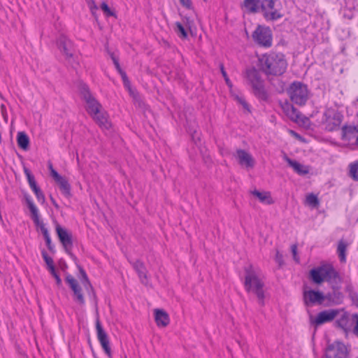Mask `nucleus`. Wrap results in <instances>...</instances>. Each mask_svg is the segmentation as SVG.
Masks as SVG:
<instances>
[{
  "mask_svg": "<svg viewBox=\"0 0 358 358\" xmlns=\"http://www.w3.org/2000/svg\"><path fill=\"white\" fill-rule=\"evenodd\" d=\"M257 65L259 71L268 77L284 74L288 64L283 53L271 51L259 56Z\"/></svg>",
  "mask_w": 358,
  "mask_h": 358,
  "instance_id": "1",
  "label": "nucleus"
},
{
  "mask_svg": "<svg viewBox=\"0 0 358 358\" xmlns=\"http://www.w3.org/2000/svg\"><path fill=\"white\" fill-rule=\"evenodd\" d=\"M245 280L244 287L248 293L254 294L258 300V303L261 306L265 304L264 282L257 275L253 266L250 264L244 268Z\"/></svg>",
  "mask_w": 358,
  "mask_h": 358,
  "instance_id": "2",
  "label": "nucleus"
},
{
  "mask_svg": "<svg viewBox=\"0 0 358 358\" xmlns=\"http://www.w3.org/2000/svg\"><path fill=\"white\" fill-rule=\"evenodd\" d=\"M259 69L255 67L247 69L245 73L246 83L249 85L254 95L259 100L267 101L268 96L264 87V81L262 79Z\"/></svg>",
  "mask_w": 358,
  "mask_h": 358,
  "instance_id": "3",
  "label": "nucleus"
},
{
  "mask_svg": "<svg viewBox=\"0 0 358 358\" xmlns=\"http://www.w3.org/2000/svg\"><path fill=\"white\" fill-rule=\"evenodd\" d=\"M23 196L25 203L31 212V219L33 220L34 224L40 227L41 231L43 234L48 249L50 250V252L55 253V248L54 244L52 243L48 230L45 227L43 222L40 220L38 210L37 207L35 206L31 199V196L26 192L23 193Z\"/></svg>",
  "mask_w": 358,
  "mask_h": 358,
  "instance_id": "4",
  "label": "nucleus"
},
{
  "mask_svg": "<svg viewBox=\"0 0 358 358\" xmlns=\"http://www.w3.org/2000/svg\"><path fill=\"white\" fill-rule=\"evenodd\" d=\"M260 8V12L267 22H275L284 16L279 0H262Z\"/></svg>",
  "mask_w": 358,
  "mask_h": 358,
  "instance_id": "5",
  "label": "nucleus"
},
{
  "mask_svg": "<svg viewBox=\"0 0 358 358\" xmlns=\"http://www.w3.org/2000/svg\"><path fill=\"white\" fill-rule=\"evenodd\" d=\"M290 100L299 106H304L308 99L307 85L300 81H294L287 90Z\"/></svg>",
  "mask_w": 358,
  "mask_h": 358,
  "instance_id": "6",
  "label": "nucleus"
},
{
  "mask_svg": "<svg viewBox=\"0 0 358 358\" xmlns=\"http://www.w3.org/2000/svg\"><path fill=\"white\" fill-rule=\"evenodd\" d=\"M252 37L259 46L270 48L272 45L273 35L268 27L259 24L253 31Z\"/></svg>",
  "mask_w": 358,
  "mask_h": 358,
  "instance_id": "7",
  "label": "nucleus"
},
{
  "mask_svg": "<svg viewBox=\"0 0 358 358\" xmlns=\"http://www.w3.org/2000/svg\"><path fill=\"white\" fill-rule=\"evenodd\" d=\"M80 91L82 99L86 103V110L87 113L90 115H96L99 110L103 108L102 105L92 95L89 87L87 85H82Z\"/></svg>",
  "mask_w": 358,
  "mask_h": 358,
  "instance_id": "8",
  "label": "nucleus"
},
{
  "mask_svg": "<svg viewBox=\"0 0 358 358\" xmlns=\"http://www.w3.org/2000/svg\"><path fill=\"white\" fill-rule=\"evenodd\" d=\"M56 233L58 238L62 243L64 251L70 256L73 262L77 261V257L72 253L73 248V236L72 234L66 229L62 227L59 224H57L55 227Z\"/></svg>",
  "mask_w": 358,
  "mask_h": 358,
  "instance_id": "9",
  "label": "nucleus"
},
{
  "mask_svg": "<svg viewBox=\"0 0 358 358\" xmlns=\"http://www.w3.org/2000/svg\"><path fill=\"white\" fill-rule=\"evenodd\" d=\"M324 356L325 358H348V351L343 343L336 341L327 345Z\"/></svg>",
  "mask_w": 358,
  "mask_h": 358,
  "instance_id": "10",
  "label": "nucleus"
},
{
  "mask_svg": "<svg viewBox=\"0 0 358 358\" xmlns=\"http://www.w3.org/2000/svg\"><path fill=\"white\" fill-rule=\"evenodd\" d=\"M324 129L328 131H334L340 129L343 115L338 111L325 113Z\"/></svg>",
  "mask_w": 358,
  "mask_h": 358,
  "instance_id": "11",
  "label": "nucleus"
},
{
  "mask_svg": "<svg viewBox=\"0 0 358 358\" xmlns=\"http://www.w3.org/2000/svg\"><path fill=\"white\" fill-rule=\"evenodd\" d=\"M337 315V310H325L320 312L316 317L310 315V324L313 326L316 329L318 327L324 323L332 321Z\"/></svg>",
  "mask_w": 358,
  "mask_h": 358,
  "instance_id": "12",
  "label": "nucleus"
},
{
  "mask_svg": "<svg viewBox=\"0 0 358 358\" xmlns=\"http://www.w3.org/2000/svg\"><path fill=\"white\" fill-rule=\"evenodd\" d=\"M65 281L73 292V299L75 301L78 303L80 305H84L85 302V298L82 292V288L78 280L72 275L66 273Z\"/></svg>",
  "mask_w": 358,
  "mask_h": 358,
  "instance_id": "13",
  "label": "nucleus"
},
{
  "mask_svg": "<svg viewBox=\"0 0 358 358\" xmlns=\"http://www.w3.org/2000/svg\"><path fill=\"white\" fill-rule=\"evenodd\" d=\"M24 173L27 177L28 183L29 185L30 188L34 192L37 201L43 204L45 202V195L40 188V187L37 185L36 181L35 180L34 176L31 173V171L27 168L24 167Z\"/></svg>",
  "mask_w": 358,
  "mask_h": 358,
  "instance_id": "14",
  "label": "nucleus"
},
{
  "mask_svg": "<svg viewBox=\"0 0 358 358\" xmlns=\"http://www.w3.org/2000/svg\"><path fill=\"white\" fill-rule=\"evenodd\" d=\"M96 330L97 334V338L104 350L105 353L109 358L112 357V352L110 347V342L108 340V334L103 329L99 319L96 321Z\"/></svg>",
  "mask_w": 358,
  "mask_h": 358,
  "instance_id": "15",
  "label": "nucleus"
},
{
  "mask_svg": "<svg viewBox=\"0 0 358 358\" xmlns=\"http://www.w3.org/2000/svg\"><path fill=\"white\" fill-rule=\"evenodd\" d=\"M303 299L304 304L309 306L313 304H322L325 300L324 294L320 291L310 289L304 291L303 293Z\"/></svg>",
  "mask_w": 358,
  "mask_h": 358,
  "instance_id": "16",
  "label": "nucleus"
},
{
  "mask_svg": "<svg viewBox=\"0 0 358 358\" xmlns=\"http://www.w3.org/2000/svg\"><path fill=\"white\" fill-rule=\"evenodd\" d=\"M324 281H327L330 285L331 288L333 287L341 286L342 282V278L339 273L330 264H327Z\"/></svg>",
  "mask_w": 358,
  "mask_h": 358,
  "instance_id": "17",
  "label": "nucleus"
},
{
  "mask_svg": "<svg viewBox=\"0 0 358 358\" xmlns=\"http://www.w3.org/2000/svg\"><path fill=\"white\" fill-rule=\"evenodd\" d=\"M57 46L61 52L65 55L67 59L73 56V43L64 36H61L57 41Z\"/></svg>",
  "mask_w": 358,
  "mask_h": 358,
  "instance_id": "18",
  "label": "nucleus"
},
{
  "mask_svg": "<svg viewBox=\"0 0 358 358\" xmlns=\"http://www.w3.org/2000/svg\"><path fill=\"white\" fill-rule=\"evenodd\" d=\"M341 286L331 287V291L329 292L325 296V300H327L330 305H340L343 303L344 294L341 292Z\"/></svg>",
  "mask_w": 358,
  "mask_h": 358,
  "instance_id": "19",
  "label": "nucleus"
},
{
  "mask_svg": "<svg viewBox=\"0 0 358 358\" xmlns=\"http://www.w3.org/2000/svg\"><path fill=\"white\" fill-rule=\"evenodd\" d=\"M358 136V127L355 125H344L341 128V139L350 143L355 140V145L357 143Z\"/></svg>",
  "mask_w": 358,
  "mask_h": 358,
  "instance_id": "20",
  "label": "nucleus"
},
{
  "mask_svg": "<svg viewBox=\"0 0 358 358\" xmlns=\"http://www.w3.org/2000/svg\"><path fill=\"white\" fill-rule=\"evenodd\" d=\"M96 123L103 129H109L111 124L108 120V113L102 108L96 115H90Z\"/></svg>",
  "mask_w": 358,
  "mask_h": 358,
  "instance_id": "21",
  "label": "nucleus"
},
{
  "mask_svg": "<svg viewBox=\"0 0 358 358\" xmlns=\"http://www.w3.org/2000/svg\"><path fill=\"white\" fill-rule=\"evenodd\" d=\"M327 264L312 268L309 272L310 279L315 284L320 285L324 281Z\"/></svg>",
  "mask_w": 358,
  "mask_h": 358,
  "instance_id": "22",
  "label": "nucleus"
},
{
  "mask_svg": "<svg viewBox=\"0 0 358 358\" xmlns=\"http://www.w3.org/2000/svg\"><path fill=\"white\" fill-rule=\"evenodd\" d=\"M132 266L135 271L137 273L141 282L145 285H148V270L144 263L142 261L137 259L132 263Z\"/></svg>",
  "mask_w": 358,
  "mask_h": 358,
  "instance_id": "23",
  "label": "nucleus"
},
{
  "mask_svg": "<svg viewBox=\"0 0 358 358\" xmlns=\"http://www.w3.org/2000/svg\"><path fill=\"white\" fill-rule=\"evenodd\" d=\"M236 158L238 163L242 166L252 168L255 166V160L252 155L244 150L238 149L236 150Z\"/></svg>",
  "mask_w": 358,
  "mask_h": 358,
  "instance_id": "24",
  "label": "nucleus"
},
{
  "mask_svg": "<svg viewBox=\"0 0 358 358\" xmlns=\"http://www.w3.org/2000/svg\"><path fill=\"white\" fill-rule=\"evenodd\" d=\"M285 115L292 121L297 122L300 118V112L290 103L286 101L282 105Z\"/></svg>",
  "mask_w": 358,
  "mask_h": 358,
  "instance_id": "25",
  "label": "nucleus"
},
{
  "mask_svg": "<svg viewBox=\"0 0 358 358\" xmlns=\"http://www.w3.org/2000/svg\"><path fill=\"white\" fill-rule=\"evenodd\" d=\"M155 320L157 325L161 327L168 326L170 322L169 314L162 309L155 310Z\"/></svg>",
  "mask_w": 358,
  "mask_h": 358,
  "instance_id": "26",
  "label": "nucleus"
},
{
  "mask_svg": "<svg viewBox=\"0 0 358 358\" xmlns=\"http://www.w3.org/2000/svg\"><path fill=\"white\" fill-rule=\"evenodd\" d=\"M336 324L338 328L341 329L345 332H348L351 330L353 322L352 317L350 318V315L347 313H345L336 321Z\"/></svg>",
  "mask_w": 358,
  "mask_h": 358,
  "instance_id": "27",
  "label": "nucleus"
},
{
  "mask_svg": "<svg viewBox=\"0 0 358 358\" xmlns=\"http://www.w3.org/2000/svg\"><path fill=\"white\" fill-rule=\"evenodd\" d=\"M261 0H243L242 6L248 13H257L261 10Z\"/></svg>",
  "mask_w": 358,
  "mask_h": 358,
  "instance_id": "28",
  "label": "nucleus"
},
{
  "mask_svg": "<svg viewBox=\"0 0 358 358\" xmlns=\"http://www.w3.org/2000/svg\"><path fill=\"white\" fill-rule=\"evenodd\" d=\"M348 243L343 239L339 240L337 245V255L341 263L346 262L347 249Z\"/></svg>",
  "mask_w": 358,
  "mask_h": 358,
  "instance_id": "29",
  "label": "nucleus"
},
{
  "mask_svg": "<svg viewBox=\"0 0 358 358\" xmlns=\"http://www.w3.org/2000/svg\"><path fill=\"white\" fill-rule=\"evenodd\" d=\"M286 162L290 166L293 168L294 171L297 173L299 175H306L308 173V169L307 167L304 166L303 165L301 164L299 162L292 160L290 158H289L287 156H285V157Z\"/></svg>",
  "mask_w": 358,
  "mask_h": 358,
  "instance_id": "30",
  "label": "nucleus"
},
{
  "mask_svg": "<svg viewBox=\"0 0 358 358\" xmlns=\"http://www.w3.org/2000/svg\"><path fill=\"white\" fill-rule=\"evenodd\" d=\"M74 262L79 271L80 275H78V278H80L81 283L83 285L86 289H88V287L92 288V284L89 280V278L84 268L79 264L78 259H77V261Z\"/></svg>",
  "mask_w": 358,
  "mask_h": 358,
  "instance_id": "31",
  "label": "nucleus"
},
{
  "mask_svg": "<svg viewBox=\"0 0 358 358\" xmlns=\"http://www.w3.org/2000/svg\"><path fill=\"white\" fill-rule=\"evenodd\" d=\"M56 182L59 185L60 191L66 197H71V187L65 177H63L61 180H58Z\"/></svg>",
  "mask_w": 358,
  "mask_h": 358,
  "instance_id": "32",
  "label": "nucleus"
},
{
  "mask_svg": "<svg viewBox=\"0 0 358 358\" xmlns=\"http://www.w3.org/2000/svg\"><path fill=\"white\" fill-rule=\"evenodd\" d=\"M345 291L348 294L353 305L358 307V293L355 290L352 284L347 282L345 286Z\"/></svg>",
  "mask_w": 358,
  "mask_h": 358,
  "instance_id": "33",
  "label": "nucleus"
},
{
  "mask_svg": "<svg viewBox=\"0 0 358 358\" xmlns=\"http://www.w3.org/2000/svg\"><path fill=\"white\" fill-rule=\"evenodd\" d=\"M17 142L19 148L27 150L29 145V138L24 131H19L17 134Z\"/></svg>",
  "mask_w": 358,
  "mask_h": 358,
  "instance_id": "34",
  "label": "nucleus"
},
{
  "mask_svg": "<svg viewBox=\"0 0 358 358\" xmlns=\"http://www.w3.org/2000/svg\"><path fill=\"white\" fill-rule=\"evenodd\" d=\"M251 193L252 195L257 197L262 203H265L266 204H271L273 203L269 192H260L259 191L255 189Z\"/></svg>",
  "mask_w": 358,
  "mask_h": 358,
  "instance_id": "35",
  "label": "nucleus"
},
{
  "mask_svg": "<svg viewBox=\"0 0 358 358\" xmlns=\"http://www.w3.org/2000/svg\"><path fill=\"white\" fill-rule=\"evenodd\" d=\"M349 176L355 181H358V161L349 164Z\"/></svg>",
  "mask_w": 358,
  "mask_h": 358,
  "instance_id": "36",
  "label": "nucleus"
},
{
  "mask_svg": "<svg viewBox=\"0 0 358 358\" xmlns=\"http://www.w3.org/2000/svg\"><path fill=\"white\" fill-rule=\"evenodd\" d=\"M175 24H176L175 31L177 34V35L180 38H187V36H188L187 31L185 29V27L182 25V24L180 23V22H176Z\"/></svg>",
  "mask_w": 358,
  "mask_h": 358,
  "instance_id": "37",
  "label": "nucleus"
},
{
  "mask_svg": "<svg viewBox=\"0 0 358 358\" xmlns=\"http://www.w3.org/2000/svg\"><path fill=\"white\" fill-rule=\"evenodd\" d=\"M87 7L89 8L92 16L97 20L98 15L97 10L99 9L97 5L94 0H85Z\"/></svg>",
  "mask_w": 358,
  "mask_h": 358,
  "instance_id": "38",
  "label": "nucleus"
},
{
  "mask_svg": "<svg viewBox=\"0 0 358 358\" xmlns=\"http://www.w3.org/2000/svg\"><path fill=\"white\" fill-rule=\"evenodd\" d=\"M42 257L47 265L48 269L55 267L54 262L52 257H50L45 250L41 251Z\"/></svg>",
  "mask_w": 358,
  "mask_h": 358,
  "instance_id": "39",
  "label": "nucleus"
},
{
  "mask_svg": "<svg viewBox=\"0 0 358 358\" xmlns=\"http://www.w3.org/2000/svg\"><path fill=\"white\" fill-rule=\"evenodd\" d=\"M101 9L103 10L104 15L106 17H117L115 12L111 10L108 5L105 1L101 3Z\"/></svg>",
  "mask_w": 358,
  "mask_h": 358,
  "instance_id": "40",
  "label": "nucleus"
},
{
  "mask_svg": "<svg viewBox=\"0 0 358 358\" xmlns=\"http://www.w3.org/2000/svg\"><path fill=\"white\" fill-rule=\"evenodd\" d=\"M306 202L313 207H317L320 203L317 196L313 193L306 196Z\"/></svg>",
  "mask_w": 358,
  "mask_h": 358,
  "instance_id": "41",
  "label": "nucleus"
},
{
  "mask_svg": "<svg viewBox=\"0 0 358 358\" xmlns=\"http://www.w3.org/2000/svg\"><path fill=\"white\" fill-rule=\"evenodd\" d=\"M220 71H221V73L224 79V81L227 84V85L229 87V88H231L233 87V84L231 83V81L230 80V79L228 77V75L224 69V64H220Z\"/></svg>",
  "mask_w": 358,
  "mask_h": 358,
  "instance_id": "42",
  "label": "nucleus"
},
{
  "mask_svg": "<svg viewBox=\"0 0 358 358\" xmlns=\"http://www.w3.org/2000/svg\"><path fill=\"white\" fill-rule=\"evenodd\" d=\"M50 273V274L55 278L56 284L58 287L62 286V281L58 273H57L55 270V267L51 268L48 270Z\"/></svg>",
  "mask_w": 358,
  "mask_h": 358,
  "instance_id": "43",
  "label": "nucleus"
},
{
  "mask_svg": "<svg viewBox=\"0 0 358 358\" xmlns=\"http://www.w3.org/2000/svg\"><path fill=\"white\" fill-rule=\"evenodd\" d=\"M352 321L355 324L352 332L358 337V313H353L352 315Z\"/></svg>",
  "mask_w": 358,
  "mask_h": 358,
  "instance_id": "44",
  "label": "nucleus"
},
{
  "mask_svg": "<svg viewBox=\"0 0 358 358\" xmlns=\"http://www.w3.org/2000/svg\"><path fill=\"white\" fill-rule=\"evenodd\" d=\"M291 251H292V255H293L294 260L297 264H299L300 263V258H299V255H297V245L296 244L292 245V246H291Z\"/></svg>",
  "mask_w": 358,
  "mask_h": 358,
  "instance_id": "45",
  "label": "nucleus"
},
{
  "mask_svg": "<svg viewBox=\"0 0 358 358\" xmlns=\"http://www.w3.org/2000/svg\"><path fill=\"white\" fill-rule=\"evenodd\" d=\"M110 58L113 60V62L117 71L120 70V69H122L119 63L118 58L115 56V55L113 52L110 53Z\"/></svg>",
  "mask_w": 358,
  "mask_h": 358,
  "instance_id": "46",
  "label": "nucleus"
},
{
  "mask_svg": "<svg viewBox=\"0 0 358 358\" xmlns=\"http://www.w3.org/2000/svg\"><path fill=\"white\" fill-rule=\"evenodd\" d=\"M180 4L187 9L192 8V2L191 0H179Z\"/></svg>",
  "mask_w": 358,
  "mask_h": 358,
  "instance_id": "47",
  "label": "nucleus"
},
{
  "mask_svg": "<svg viewBox=\"0 0 358 358\" xmlns=\"http://www.w3.org/2000/svg\"><path fill=\"white\" fill-rule=\"evenodd\" d=\"M237 100L245 110L250 111V105L247 103L244 98L238 96Z\"/></svg>",
  "mask_w": 358,
  "mask_h": 358,
  "instance_id": "48",
  "label": "nucleus"
},
{
  "mask_svg": "<svg viewBox=\"0 0 358 358\" xmlns=\"http://www.w3.org/2000/svg\"><path fill=\"white\" fill-rule=\"evenodd\" d=\"M275 259L276 262L279 264L280 266H281L284 264L283 255L282 254H280L279 251L276 252Z\"/></svg>",
  "mask_w": 358,
  "mask_h": 358,
  "instance_id": "49",
  "label": "nucleus"
},
{
  "mask_svg": "<svg viewBox=\"0 0 358 358\" xmlns=\"http://www.w3.org/2000/svg\"><path fill=\"white\" fill-rule=\"evenodd\" d=\"M50 175L54 178L55 182H57L58 180H61L63 178V176L59 175L58 172L55 169L52 170V171L50 172Z\"/></svg>",
  "mask_w": 358,
  "mask_h": 358,
  "instance_id": "50",
  "label": "nucleus"
},
{
  "mask_svg": "<svg viewBox=\"0 0 358 358\" xmlns=\"http://www.w3.org/2000/svg\"><path fill=\"white\" fill-rule=\"evenodd\" d=\"M87 290H89V295L90 296H92L94 299V300L95 301V302L96 303V301H97L96 296V293H95L93 286L92 285V288L88 287Z\"/></svg>",
  "mask_w": 358,
  "mask_h": 358,
  "instance_id": "51",
  "label": "nucleus"
},
{
  "mask_svg": "<svg viewBox=\"0 0 358 358\" xmlns=\"http://www.w3.org/2000/svg\"><path fill=\"white\" fill-rule=\"evenodd\" d=\"M117 71L120 73V75L121 76L122 82L124 80L127 81V79H129V78L127 77L126 72L124 70H122V69H120V70H118Z\"/></svg>",
  "mask_w": 358,
  "mask_h": 358,
  "instance_id": "52",
  "label": "nucleus"
},
{
  "mask_svg": "<svg viewBox=\"0 0 358 358\" xmlns=\"http://www.w3.org/2000/svg\"><path fill=\"white\" fill-rule=\"evenodd\" d=\"M131 96H133V98L136 100H137L139 98V95L136 92H134L131 88V91H129Z\"/></svg>",
  "mask_w": 358,
  "mask_h": 358,
  "instance_id": "53",
  "label": "nucleus"
},
{
  "mask_svg": "<svg viewBox=\"0 0 358 358\" xmlns=\"http://www.w3.org/2000/svg\"><path fill=\"white\" fill-rule=\"evenodd\" d=\"M131 96H133V98L136 100H137L139 98V95L136 92H134L131 88V91H129Z\"/></svg>",
  "mask_w": 358,
  "mask_h": 358,
  "instance_id": "54",
  "label": "nucleus"
},
{
  "mask_svg": "<svg viewBox=\"0 0 358 358\" xmlns=\"http://www.w3.org/2000/svg\"><path fill=\"white\" fill-rule=\"evenodd\" d=\"M124 86L128 90V91H131V83L129 79H127V81L124 80L123 81Z\"/></svg>",
  "mask_w": 358,
  "mask_h": 358,
  "instance_id": "55",
  "label": "nucleus"
},
{
  "mask_svg": "<svg viewBox=\"0 0 358 358\" xmlns=\"http://www.w3.org/2000/svg\"><path fill=\"white\" fill-rule=\"evenodd\" d=\"M50 201H51L52 204L55 206V208L57 209H59V206L57 203L56 200L52 196H50Z\"/></svg>",
  "mask_w": 358,
  "mask_h": 358,
  "instance_id": "56",
  "label": "nucleus"
},
{
  "mask_svg": "<svg viewBox=\"0 0 358 358\" xmlns=\"http://www.w3.org/2000/svg\"><path fill=\"white\" fill-rule=\"evenodd\" d=\"M48 169H50V172L52 171V169H54L52 164L50 162H49V163H48Z\"/></svg>",
  "mask_w": 358,
  "mask_h": 358,
  "instance_id": "57",
  "label": "nucleus"
},
{
  "mask_svg": "<svg viewBox=\"0 0 358 358\" xmlns=\"http://www.w3.org/2000/svg\"><path fill=\"white\" fill-rule=\"evenodd\" d=\"M292 132L295 136H299L297 134V133H296V132H294V131H292Z\"/></svg>",
  "mask_w": 358,
  "mask_h": 358,
  "instance_id": "58",
  "label": "nucleus"
},
{
  "mask_svg": "<svg viewBox=\"0 0 358 358\" xmlns=\"http://www.w3.org/2000/svg\"><path fill=\"white\" fill-rule=\"evenodd\" d=\"M121 358H127L126 355H124V356H122Z\"/></svg>",
  "mask_w": 358,
  "mask_h": 358,
  "instance_id": "59",
  "label": "nucleus"
},
{
  "mask_svg": "<svg viewBox=\"0 0 358 358\" xmlns=\"http://www.w3.org/2000/svg\"><path fill=\"white\" fill-rule=\"evenodd\" d=\"M355 145L358 146V136H357V143H356V145Z\"/></svg>",
  "mask_w": 358,
  "mask_h": 358,
  "instance_id": "60",
  "label": "nucleus"
},
{
  "mask_svg": "<svg viewBox=\"0 0 358 358\" xmlns=\"http://www.w3.org/2000/svg\"><path fill=\"white\" fill-rule=\"evenodd\" d=\"M204 1H206L207 0H203Z\"/></svg>",
  "mask_w": 358,
  "mask_h": 358,
  "instance_id": "61",
  "label": "nucleus"
},
{
  "mask_svg": "<svg viewBox=\"0 0 358 358\" xmlns=\"http://www.w3.org/2000/svg\"><path fill=\"white\" fill-rule=\"evenodd\" d=\"M358 358V357H357Z\"/></svg>",
  "mask_w": 358,
  "mask_h": 358,
  "instance_id": "62",
  "label": "nucleus"
}]
</instances>
